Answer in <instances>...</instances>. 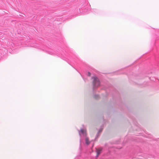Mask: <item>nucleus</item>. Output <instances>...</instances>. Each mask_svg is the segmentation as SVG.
I'll return each instance as SVG.
<instances>
[{
    "instance_id": "7ed1b4c3",
    "label": "nucleus",
    "mask_w": 159,
    "mask_h": 159,
    "mask_svg": "<svg viewBox=\"0 0 159 159\" xmlns=\"http://www.w3.org/2000/svg\"><path fill=\"white\" fill-rule=\"evenodd\" d=\"M102 150V149L101 148L99 149H96V151L97 152V157H98L99 155L101 153Z\"/></svg>"
},
{
    "instance_id": "f03ea898",
    "label": "nucleus",
    "mask_w": 159,
    "mask_h": 159,
    "mask_svg": "<svg viewBox=\"0 0 159 159\" xmlns=\"http://www.w3.org/2000/svg\"><path fill=\"white\" fill-rule=\"evenodd\" d=\"M92 79L93 80V90L94 92L96 89L100 85V81L99 79L96 76L92 77Z\"/></svg>"
},
{
    "instance_id": "6e6552de",
    "label": "nucleus",
    "mask_w": 159,
    "mask_h": 159,
    "mask_svg": "<svg viewBox=\"0 0 159 159\" xmlns=\"http://www.w3.org/2000/svg\"><path fill=\"white\" fill-rule=\"evenodd\" d=\"M31 47H36V46H34V45H33V46H31Z\"/></svg>"
},
{
    "instance_id": "39448f33",
    "label": "nucleus",
    "mask_w": 159,
    "mask_h": 159,
    "mask_svg": "<svg viewBox=\"0 0 159 159\" xmlns=\"http://www.w3.org/2000/svg\"><path fill=\"white\" fill-rule=\"evenodd\" d=\"M94 97L96 99H98L99 98V95H98L94 94Z\"/></svg>"
},
{
    "instance_id": "f257e3e1",
    "label": "nucleus",
    "mask_w": 159,
    "mask_h": 159,
    "mask_svg": "<svg viewBox=\"0 0 159 159\" xmlns=\"http://www.w3.org/2000/svg\"><path fill=\"white\" fill-rule=\"evenodd\" d=\"M79 135L80 136V145H81V142L82 141L83 138H85V143L87 145H89L90 142L88 138L86 137V130L85 128L81 129L80 130H78Z\"/></svg>"
},
{
    "instance_id": "423d86ee",
    "label": "nucleus",
    "mask_w": 159,
    "mask_h": 159,
    "mask_svg": "<svg viewBox=\"0 0 159 159\" xmlns=\"http://www.w3.org/2000/svg\"><path fill=\"white\" fill-rule=\"evenodd\" d=\"M48 53L50 54H51V55H54L55 54V53L53 52V51H49L48 52Z\"/></svg>"
},
{
    "instance_id": "0eeeda50",
    "label": "nucleus",
    "mask_w": 159,
    "mask_h": 159,
    "mask_svg": "<svg viewBox=\"0 0 159 159\" xmlns=\"http://www.w3.org/2000/svg\"><path fill=\"white\" fill-rule=\"evenodd\" d=\"M87 75L89 76H90V75H91V73L90 72H88V73Z\"/></svg>"
},
{
    "instance_id": "9d476101",
    "label": "nucleus",
    "mask_w": 159,
    "mask_h": 159,
    "mask_svg": "<svg viewBox=\"0 0 159 159\" xmlns=\"http://www.w3.org/2000/svg\"><path fill=\"white\" fill-rule=\"evenodd\" d=\"M93 145H92V147H93Z\"/></svg>"
},
{
    "instance_id": "1a4fd4ad",
    "label": "nucleus",
    "mask_w": 159,
    "mask_h": 159,
    "mask_svg": "<svg viewBox=\"0 0 159 159\" xmlns=\"http://www.w3.org/2000/svg\"><path fill=\"white\" fill-rule=\"evenodd\" d=\"M82 76V77H83V79H84V80L85 81V80H84V77H83Z\"/></svg>"
},
{
    "instance_id": "20e7f679",
    "label": "nucleus",
    "mask_w": 159,
    "mask_h": 159,
    "mask_svg": "<svg viewBox=\"0 0 159 159\" xmlns=\"http://www.w3.org/2000/svg\"><path fill=\"white\" fill-rule=\"evenodd\" d=\"M102 129H103V128H101L99 129V131H98V134H97V135H96V137H95V140H96V139L97 138H98V137L99 136V135H100V133L102 132Z\"/></svg>"
}]
</instances>
